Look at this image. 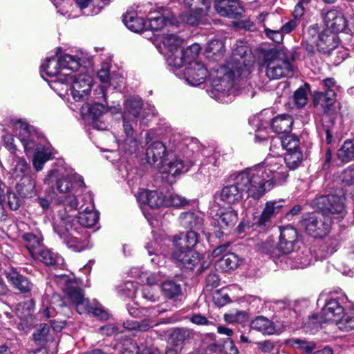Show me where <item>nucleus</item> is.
Returning <instances> with one entry per match:
<instances>
[{
	"label": "nucleus",
	"instance_id": "obj_63",
	"mask_svg": "<svg viewBox=\"0 0 354 354\" xmlns=\"http://www.w3.org/2000/svg\"><path fill=\"white\" fill-rule=\"evenodd\" d=\"M264 33L267 37L277 43H281L283 39V32L280 29L272 30L264 27Z\"/></svg>",
	"mask_w": 354,
	"mask_h": 354
},
{
	"label": "nucleus",
	"instance_id": "obj_8",
	"mask_svg": "<svg viewBox=\"0 0 354 354\" xmlns=\"http://www.w3.org/2000/svg\"><path fill=\"white\" fill-rule=\"evenodd\" d=\"M81 55H71L64 54L47 57L41 66V73L43 78L44 74L50 77H56L61 73H73L81 65L83 61Z\"/></svg>",
	"mask_w": 354,
	"mask_h": 354
},
{
	"label": "nucleus",
	"instance_id": "obj_53",
	"mask_svg": "<svg viewBox=\"0 0 354 354\" xmlns=\"http://www.w3.org/2000/svg\"><path fill=\"white\" fill-rule=\"evenodd\" d=\"M162 290L167 297L174 298L180 295L181 288L179 284H177L172 281H168L162 284Z\"/></svg>",
	"mask_w": 354,
	"mask_h": 354
},
{
	"label": "nucleus",
	"instance_id": "obj_42",
	"mask_svg": "<svg viewBox=\"0 0 354 354\" xmlns=\"http://www.w3.org/2000/svg\"><path fill=\"white\" fill-rule=\"evenodd\" d=\"M59 216L60 218V221L55 225L54 229L55 232L62 239H66L68 238L69 230L72 229L73 218L71 216L67 214L66 212H64L63 214L60 213Z\"/></svg>",
	"mask_w": 354,
	"mask_h": 354
},
{
	"label": "nucleus",
	"instance_id": "obj_1",
	"mask_svg": "<svg viewBox=\"0 0 354 354\" xmlns=\"http://www.w3.org/2000/svg\"><path fill=\"white\" fill-rule=\"evenodd\" d=\"M319 212L308 214L301 221V225L310 236H326L332 225V219H340L346 214L344 198L336 195L322 196L314 201Z\"/></svg>",
	"mask_w": 354,
	"mask_h": 354
},
{
	"label": "nucleus",
	"instance_id": "obj_37",
	"mask_svg": "<svg viewBox=\"0 0 354 354\" xmlns=\"http://www.w3.org/2000/svg\"><path fill=\"white\" fill-rule=\"evenodd\" d=\"M216 215L218 216V224L222 228L233 227L238 221L237 211L231 207L221 208Z\"/></svg>",
	"mask_w": 354,
	"mask_h": 354
},
{
	"label": "nucleus",
	"instance_id": "obj_22",
	"mask_svg": "<svg viewBox=\"0 0 354 354\" xmlns=\"http://www.w3.org/2000/svg\"><path fill=\"white\" fill-rule=\"evenodd\" d=\"M297 239V232L292 226L280 228L279 249L283 253H290L293 250L294 244Z\"/></svg>",
	"mask_w": 354,
	"mask_h": 354
},
{
	"label": "nucleus",
	"instance_id": "obj_52",
	"mask_svg": "<svg viewBox=\"0 0 354 354\" xmlns=\"http://www.w3.org/2000/svg\"><path fill=\"white\" fill-rule=\"evenodd\" d=\"M281 143L282 147L288 151L300 150L299 140L294 134L287 135L281 138Z\"/></svg>",
	"mask_w": 354,
	"mask_h": 354
},
{
	"label": "nucleus",
	"instance_id": "obj_29",
	"mask_svg": "<svg viewBox=\"0 0 354 354\" xmlns=\"http://www.w3.org/2000/svg\"><path fill=\"white\" fill-rule=\"evenodd\" d=\"M25 247L31 257H35L36 253L42 248V236L39 232H27L21 235Z\"/></svg>",
	"mask_w": 354,
	"mask_h": 354
},
{
	"label": "nucleus",
	"instance_id": "obj_61",
	"mask_svg": "<svg viewBox=\"0 0 354 354\" xmlns=\"http://www.w3.org/2000/svg\"><path fill=\"white\" fill-rule=\"evenodd\" d=\"M216 161L214 156H209L207 160L203 162L200 168V171L204 175H210V169H214L216 167Z\"/></svg>",
	"mask_w": 354,
	"mask_h": 354
},
{
	"label": "nucleus",
	"instance_id": "obj_55",
	"mask_svg": "<svg viewBox=\"0 0 354 354\" xmlns=\"http://www.w3.org/2000/svg\"><path fill=\"white\" fill-rule=\"evenodd\" d=\"M338 328L342 330L354 329V308L346 314L344 313L343 317L339 322Z\"/></svg>",
	"mask_w": 354,
	"mask_h": 354
},
{
	"label": "nucleus",
	"instance_id": "obj_34",
	"mask_svg": "<svg viewBox=\"0 0 354 354\" xmlns=\"http://www.w3.org/2000/svg\"><path fill=\"white\" fill-rule=\"evenodd\" d=\"M52 156L51 146L46 143L43 147H39L34 153L32 165L37 171H41L44 164L48 161Z\"/></svg>",
	"mask_w": 354,
	"mask_h": 354
},
{
	"label": "nucleus",
	"instance_id": "obj_49",
	"mask_svg": "<svg viewBox=\"0 0 354 354\" xmlns=\"http://www.w3.org/2000/svg\"><path fill=\"white\" fill-rule=\"evenodd\" d=\"M337 157L342 162H348L354 158V144L350 140H346L337 151Z\"/></svg>",
	"mask_w": 354,
	"mask_h": 354
},
{
	"label": "nucleus",
	"instance_id": "obj_27",
	"mask_svg": "<svg viewBox=\"0 0 354 354\" xmlns=\"http://www.w3.org/2000/svg\"><path fill=\"white\" fill-rule=\"evenodd\" d=\"M83 61H81V65L75 71L78 72L75 75H71L72 82L71 88H86L88 89V70L86 66L87 58L83 56L81 53V56Z\"/></svg>",
	"mask_w": 354,
	"mask_h": 354
},
{
	"label": "nucleus",
	"instance_id": "obj_6",
	"mask_svg": "<svg viewBox=\"0 0 354 354\" xmlns=\"http://www.w3.org/2000/svg\"><path fill=\"white\" fill-rule=\"evenodd\" d=\"M259 65L266 67V75L270 80H278L292 74L291 59L281 50L266 51Z\"/></svg>",
	"mask_w": 354,
	"mask_h": 354
},
{
	"label": "nucleus",
	"instance_id": "obj_54",
	"mask_svg": "<svg viewBox=\"0 0 354 354\" xmlns=\"http://www.w3.org/2000/svg\"><path fill=\"white\" fill-rule=\"evenodd\" d=\"M323 323H326V322L322 320L321 313L319 315L313 314L311 316L308 317V319L304 323V327L306 330L313 332L320 328Z\"/></svg>",
	"mask_w": 354,
	"mask_h": 354
},
{
	"label": "nucleus",
	"instance_id": "obj_7",
	"mask_svg": "<svg viewBox=\"0 0 354 354\" xmlns=\"http://www.w3.org/2000/svg\"><path fill=\"white\" fill-rule=\"evenodd\" d=\"M237 69L236 72L227 68H221L217 71L212 81L210 95L216 101L228 103L232 100V90L236 75H242Z\"/></svg>",
	"mask_w": 354,
	"mask_h": 354
},
{
	"label": "nucleus",
	"instance_id": "obj_12",
	"mask_svg": "<svg viewBox=\"0 0 354 354\" xmlns=\"http://www.w3.org/2000/svg\"><path fill=\"white\" fill-rule=\"evenodd\" d=\"M184 3L190 13L181 15L180 19L191 26L198 24L201 18L208 12L211 5L209 0H184Z\"/></svg>",
	"mask_w": 354,
	"mask_h": 354
},
{
	"label": "nucleus",
	"instance_id": "obj_33",
	"mask_svg": "<svg viewBox=\"0 0 354 354\" xmlns=\"http://www.w3.org/2000/svg\"><path fill=\"white\" fill-rule=\"evenodd\" d=\"M73 73H61L59 76L54 77L48 84L59 95H64L71 86Z\"/></svg>",
	"mask_w": 354,
	"mask_h": 354
},
{
	"label": "nucleus",
	"instance_id": "obj_57",
	"mask_svg": "<svg viewBox=\"0 0 354 354\" xmlns=\"http://www.w3.org/2000/svg\"><path fill=\"white\" fill-rule=\"evenodd\" d=\"M123 327L128 330H138L140 331H146L150 328L148 321L143 320L141 322L127 320L123 323Z\"/></svg>",
	"mask_w": 354,
	"mask_h": 354
},
{
	"label": "nucleus",
	"instance_id": "obj_46",
	"mask_svg": "<svg viewBox=\"0 0 354 354\" xmlns=\"http://www.w3.org/2000/svg\"><path fill=\"white\" fill-rule=\"evenodd\" d=\"M206 52L208 57H213L215 60H218L223 56L225 53V46L223 42L218 39H214L207 43Z\"/></svg>",
	"mask_w": 354,
	"mask_h": 354
},
{
	"label": "nucleus",
	"instance_id": "obj_48",
	"mask_svg": "<svg viewBox=\"0 0 354 354\" xmlns=\"http://www.w3.org/2000/svg\"><path fill=\"white\" fill-rule=\"evenodd\" d=\"M303 159V153L301 150H295L286 152L283 162L286 164V167L294 170L301 165Z\"/></svg>",
	"mask_w": 354,
	"mask_h": 354
},
{
	"label": "nucleus",
	"instance_id": "obj_38",
	"mask_svg": "<svg viewBox=\"0 0 354 354\" xmlns=\"http://www.w3.org/2000/svg\"><path fill=\"white\" fill-rule=\"evenodd\" d=\"M293 120L289 115H280L275 117L271 123V128L277 133H286L291 130Z\"/></svg>",
	"mask_w": 354,
	"mask_h": 354
},
{
	"label": "nucleus",
	"instance_id": "obj_64",
	"mask_svg": "<svg viewBox=\"0 0 354 354\" xmlns=\"http://www.w3.org/2000/svg\"><path fill=\"white\" fill-rule=\"evenodd\" d=\"M146 249L148 251L149 255H154L153 258H151V261L153 263L160 265L161 261L160 259L162 258L161 256L157 254V243L155 242L149 243L146 245Z\"/></svg>",
	"mask_w": 354,
	"mask_h": 354
},
{
	"label": "nucleus",
	"instance_id": "obj_15",
	"mask_svg": "<svg viewBox=\"0 0 354 354\" xmlns=\"http://www.w3.org/2000/svg\"><path fill=\"white\" fill-rule=\"evenodd\" d=\"M169 156L165 145L159 141L152 142L146 150L147 162L156 166L158 169L165 162V158Z\"/></svg>",
	"mask_w": 354,
	"mask_h": 354
},
{
	"label": "nucleus",
	"instance_id": "obj_30",
	"mask_svg": "<svg viewBox=\"0 0 354 354\" xmlns=\"http://www.w3.org/2000/svg\"><path fill=\"white\" fill-rule=\"evenodd\" d=\"M184 167V162L181 159L169 153V156L165 158V162L158 167V169L162 173L176 176L183 172Z\"/></svg>",
	"mask_w": 354,
	"mask_h": 354
},
{
	"label": "nucleus",
	"instance_id": "obj_3",
	"mask_svg": "<svg viewBox=\"0 0 354 354\" xmlns=\"http://www.w3.org/2000/svg\"><path fill=\"white\" fill-rule=\"evenodd\" d=\"M233 180L232 184L224 186L220 192V200L224 203L229 205L239 204L245 196L254 200L262 197L247 169L235 174Z\"/></svg>",
	"mask_w": 354,
	"mask_h": 354
},
{
	"label": "nucleus",
	"instance_id": "obj_23",
	"mask_svg": "<svg viewBox=\"0 0 354 354\" xmlns=\"http://www.w3.org/2000/svg\"><path fill=\"white\" fill-rule=\"evenodd\" d=\"M215 9L223 17L236 18L241 15L242 8L234 0H215Z\"/></svg>",
	"mask_w": 354,
	"mask_h": 354
},
{
	"label": "nucleus",
	"instance_id": "obj_41",
	"mask_svg": "<svg viewBox=\"0 0 354 354\" xmlns=\"http://www.w3.org/2000/svg\"><path fill=\"white\" fill-rule=\"evenodd\" d=\"M32 258L42 261L47 266H58L62 264L63 259L62 257L58 256L57 254L52 252L48 249L41 248L38 253H36L35 257Z\"/></svg>",
	"mask_w": 354,
	"mask_h": 354
},
{
	"label": "nucleus",
	"instance_id": "obj_31",
	"mask_svg": "<svg viewBox=\"0 0 354 354\" xmlns=\"http://www.w3.org/2000/svg\"><path fill=\"white\" fill-rule=\"evenodd\" d=\"M16 314L19 319L18 329L26 330L32 323V310L30 305L28 303L19 304L17 307Z\"/></svg>",
	"mask_w": 354,
	"mask_h": 354
},
{
	"label": "nucleus",
	"instance_id": "obj_10",
	"mask_svg": "<svg viewBox=\"0 0 354 354\" xmlns=\"http://www.w3.org/2000/svg\"><path fill=\"white\" fill-rule=\"evenodd\" d=\"M347 301L348 298L345 294L329 299L321 310L322 320L326 323H334L338 327L344 313V305Z\"/></svg>",
	"mask_w": 354,
	"mask_h": 354
},
{
	"label": "nucleus",
	"instance_id": "obj_9",
	"mask_svg": "<svg viewBox=\"0 0 354 354\" xmlns=\"http://www.w3.org/2000/svg\"><path fill=\"white\" fill-rule=\"evenodd\" d=\"M17 136L24 146L26 155L35 153L39 147H43L42 139L39 138L33 127L26 122L19 120L15 124Z\"/></svg>",
	"mask_w": 354,
	"mask_h": 354
},
{
	"label": "nucleus",
	"instance_id": "obj_44",
	"mask_svg": "<svg viewBox=\"0 0 354 354\" xmlns=\"http://www.w3.org/2000/svg\"><path fill=\"white\" fill-rule=\"evenodd\" d=\"M250 124L254 127L257 140H265L268 138V122H263L259 116H253L249 119Z\"/></svg>",
	"mask_w": 354,
	"mask_h": 354
},
{
	"label": "nucleus",
	"instance_id": "obj_51",
	"mask_svg": "<svg viewBox=\"0 0 354 354\" xmlns=\"http://www.w3.org/2000/svg\"><path fill=\"white\" fill-rule=\"evenodd\" d=\"M290 342L292 346L306 353H310L316 348V344L313 341L292 338Z\"/></svg>",
	"mask_w": 354,
	"mask_h": 354
},
{
	"label": "nucleus",
	"instance_id": "obj_24",
	"mask_svg": "<svg viewBox=\"0 0 354 354\" xmlns=\"http://www.w3.org/2000/svg\"><path fill=\"white\" fill-rule=\"evenodd\" d=\"M324 21L330 32L337 33L342 32L346 26V20L344 15L335 10H331L326 12Z\"/></svg>",
	"mask_w": 354,
	"mask_h": 354
},
{
	"label": "nucleus",
	"instance_id": "obj_39",
	"mask_svg": "<svg viewBox=\"0 0 354 354\" xmlns=\"http://www.w3.org/2000/svg\"><path fill=\"white\" fill-rule=\"evenodd\" d=\"M16 189L19 194L24 198H31L35 194V177L26 176L17 183Z\"/></svg>",
	"mask_w": 354,
	"mask_h": 354
},
{
	"label": "nucleus",
	"instance_id": "obj_20",
	"mask_svg": "<svg viewBox=\"0 0 354 354\" xmlns=\"http://www.w3.org/2000/svg\"><path fill=\"white\" fill-rule=\"evenodd\" d=\"M291 269L304 268L313 262V255L308 249L294 252L284 259Z\"/></svg>",
	"mask_w": 354,
	"mask_h": 354
},
{
	"label": "nucleus",
	"instance_id": "obj_4",
	"mask_svg": "<svg viewBox=\"0 0 354 354\" xmlns=\"http://www.w3.org/2000/svg\"><path fill=\"white\" fill-rule=\"evenodd\" d=\"M173 242L175 246L173 259L180 266L192 270L200 261L199 254L192 250L198 242V233L188 231L185 234L175 236Z\"/></svg>",
	"mask_w": 354,
	"mask_h": 354
},
{
	"label": "nucleus",
	"instance_id": "obj_32",
	"mask_svg": "<svg viewBox=\"0 0 354 354\" xmlns=\"http://www.w3.org/2000/svg\"><path fill=\"white\" fill-rule=\"evenodd\" d=\"M252 329L263 335H273L276 333L274 323L264 316H257L250 323Z\"/></svg>",
	"mask_w": 354,
	"mask_h": 354
},
{
	"label": "nucleus",
	"instance_id": "obj_14",
	"mask_svg": "<svg viewBox=\"0 0 354 354\" xmlns=\"http://www.w3.org/2000/svg\"><path fill=\"white\" fill-rule=\"evenodd\" d=\"M63 290L68 298L76 306L79 314H87L88 313V303L84 299L82 290L78 287L76 283L70 281Z\"/></svg>",
	"mask_w": 354,
	"mask_h": 354
},
{
	"label": "nucleus",
	"instance_id": "obj_47",
	"mask_svg": "<svg viewBox=\"0 0 354 354\" xmlns=\"http://www.w3.org/2000/svg\"><path fill=\"white\" fill-rule=\"evenodd\" d=\"M123 21L126 26L133 32H138L146 30V21L134 14L125 16Z\"/></svg>",
	"mask_w": 354,
	"mask_h": 354
},
{
	"label": "nucleus",
	"instance_id": "obj_28",
	"mask_svg": "<svg viewBox=\"0 0 354 354\" xmlns=\"http://www.w3.org/2000/svg\"><path fill=\"white\" fill-rule=\"evenodd\" d=\"M178 221L183 227L189 229V231L196 232V230H203V218L194 212H186L181 213Z\"/></svg>",
	"mask_w": 354,
	"mask_h": 354
},
{
	"label": "nucleus",
	"instance_id": "obj_58",
	"mask_svg": "<svg viewBox=\"0 0 354 354\" xmlns=\"http://www.w3.org/2000/svg\"><path fill=\"white\" fill-rule=\"evenodd\" d=\"M48 332V326L47 324H41L32 335L34 341L39 344H41L46 341Z\"/></svg>",
	"mask_w": 354,
	"mask_h": 354
},
{
	"label": "nucleus",
	"instance_id": "obj_50",
	"mask_svg": "<svg viewBox=\"0 0 354 354\" xmlns=\"http://www.w3.org/2000/svg\"><path fill=\"white\" fill-rule=\"evenodd\" d=\"M90 313L101 321L107 320L109 317L108 311L96 299H93L90 302Z\"/></svg>",
	"mask_w": 354,
	"mask_h": 354
},
{
	"label": "nucleus",
	"instance_id": "obj_35",
	"mask_svg": "<svg viewBox=\"0 0 354 354\" xmlns=\"http://www.w3.org/2000/svg\"><path fill=\"white\" fill-rule=\"evenodd\" d=\"M242 263L241 259L233 252L225 253L216 262V266L223 272L236 270Z\"/></svg>",
	"mask_w": 354,
	"mask_h": 354
},
{
	"label": "nucleus",
	"instance_id": "obj_13",
	"mask_svg": "<svg viewBox=\"0 0 354 354\" xmlns=\"http://www.w3.org/2000/svg\"><path fill=\"white\" fill-rule=\"evenodd\" d=\"M207 76L205 66L196 59L191 62L183 71L185 81L191 86H196L204 83Z\"/></svg>",
	"mask_w": 354,
	"mask_h": 354
},
{
	"label": "nucleus",
	"instance_id": "obj_43",
	"mask_svg": "<svg viewBox=\"0 0 354 354\" xmlns=\"http://www.w3.org/2000/svg\"><path fill=\"white\" fill-rule=\"evenodd\" d=\"M129 274L132 277H138L142 282L146 283L149 286L156 284L161 279L159 273L141 272L139 268H132L129 271Z\"/></svg>",
	"mask_w": 354,
	"mask_h": 354
},
{
	"label": "nucleus",
	"instance_id": "obj_60",
	"mask_svg": "<svg viewBox=\"0 0 354 354\" xmlns=\"http://www.w3.org/2000/svg\"><path fill=\"white\" fill-rule=\"evenodd\" d=\"M192 332L186 328H176L171 333V337L176 340V344L183 342L189 338Z\"/></svg>",
	"mask_w": 354,
	"mask_h": 354
},
{
	"label": "nucleus",
	"instance_id": "obj_21",
	"mask_svg": "<svg viewBox=\"0 0 354 354\" xmlns=\"http://www.w3.org/2000/svg\"><path fill=\"white\" fill-rule=\"evenodd\" d=\"M178 23V21L174 15L166 10L162 14H158L157 16L149 18L146 22V30L158 31L165 26L176 25Z\"/></svg>",
	"mask_w": 354,
	"mask_h": 354
},
{
	"label": "nucleus",
	"instance_id": "obj_45",
	"mask_svg": "<svg viewBox=\"0 0 354 354\" xmlns=\"http://www.w3.org/2000/svg\"><path fill=\"white\" fill-rule=\"evenodd\" d=\"M29 165L24 158H18L12 170V176L15 180H21L26 176H32Z\"/></svg>",
	"mask_w": 354,
	"mask_h": 354
},
{
	"label": "nucleus",
	"instance_id": "obj_16",
	"mask_svg": "<svg viewBox=\"0 0 354 354\" xmlns=\"http://www.w3.org/2000/svg\"><path fill=\"white\" fill-rule=\"evenodd\" d=\"M139 203L146 204L152 209L166 206V199L162 193L140 189L136 194Z\"/></svg>",
	"mask_w": 354,
	"mask_h": 354
},
{
	"label": "nucleus",
	"instance_id": "obj_19",
	"mask_svg": "<svg viewBox=\"0 0 354 354\" xmlns=\"http://www.w3.org/2000/svg\"><path fill=\"white\" fill-rule=\"evenodd\" d=\"M338 44L337 35L329 30H324L318 35L316 47L318 52L323 54H329L337 47Z\"/></svg>",
	"mask_w": 354,
	"mask_h": 354
},
{
	"label": "nucleus",
	"instance_id": "obj_11",
	"mask_svg": "<svg viewBox=\"0 0 354 354\" xmlns=\"http://www.w3.org/2000/svg\"><path fill=\"white\" fill-rule=\"evenodd\" d=\"M201 48L198 44H194L185 50L179 49L165 56L168 64L176 68L189 66L191 62L196 59Z\"/></svg>",
	"mask_w": 354,
	"mask_h": 354
},
{
	"label": "nucleus",
	"instance_id": "obj_18",
	"mask_svg": "<svg viewBox=\"0 0 354 354\" xmlns=\"http://www.w3.org/2000/svg\"><path fill=\"white\" fill-rule=\"evenodd\" d=\"M283 200H273L267 201L258 219L257 225L259 227H266L282 209L284 205Z\"/></svg>",
	"mask_w": 354,
	"mask_h": 354
},
{
	"label": "nucleus",
	"instance_id": "obj_25",
	"mask_svg": "<svg viewBox=\"0 0 354 354\" xmlns=\"http://www.w3.org/2000/svg\"><path fill=\"white\" fill-rule=\"evenodd\" d=\"M335 102V93L333 90L315 93L313 103L318 111L328 114Z\"/></svg>",
	"mask_w": 354,
	"mask_h": 354
},
{
	"label": "nucleus",
	"instance_id": "obj_2",
	"mask_svg": "<svg viewBox=\"0 0 354 354\" xmlns=\"http://www.w3.org/2000/svg\"><path fill=\"white\" fill-rule=\"evenodd\" d=\"M253 183L263 196L275 184L286 181L288 174L283 159L279 157H268L261 164L247 168Z\"/></svg>",
	"mask_w": 354,
	"mask_h": 354
},
{
	"label": "nucleus",
	"instance_id": "obj_62",
	"mask_svg": "<svg viewBox=\"0 0 354 354\" xmlns=\"http://www.w3.org/2000/svg\"><path fill=\"white\" fill-rule=\"evenodd\" d=\"M340 180L348 185H354V167H348L339 176Z\"/></svg>",
	"mask_w": 354,
	"mask_h": 354
},
{
	"label": "nucleus",
	"instance_id": "obj_36",
	"mask_svg": "<svg viewBox=\"0 0 354 354\" xmlns=\"http://www.w3.org/2000/svg\"><path fill=\"white\" fill-rule=\"evenodd\" d=\"M183 40L173 34L165 35L162 38V44L159 46L160 52L165 56L180 49Z\"/></svg>",
	"mask_w": 354,
	"mask_h": 354
},
{
	"label": "nucleus",
	"instance_id": "obj_56",
	"mask_svg": "<svg viewBox=\"0 0 354 354\" xmlns=\"http://www.w3.org/2000/svg\"><path fill=\"white\" fill-rule=\"evenodd\" d=\"M308 85L299 88L294 93V101L297 106L302 107L307 103V91Z\"/></svg>",
	"mask_w": 354,
	"mask_h": 354
},
{
	"label": "nucleus",
	"instance_id": "obj_17",
	"mask_svg": "<svg viewBox=\"0 0 354 354\" xmlns=\"http://www.w3.org/2000/svg\"><path fill=\"white\" fill-rule=\"evenodd\" d=\"M70 90L73 99L80 107V120L86 126L88 120V89L70 88Z\"/></svg>",
	"mask_w": 354,
	"mask_h": 354
},
{
	"label": "nucleus",
	"instance_id": "obj_5",
	"mask_svg": "<svg viewBox=\"0 0 354 354\" xmlns=\"http://www.w3.org/2000/svg\"><path fill=\"white\" fill-rule=\"evenodd\" d=\"M142 107V99L138 96L129 99L124 104L123 128L125 138L119 143V147L131 153L136 152L139 149V142L133 136V125L136 124V120L139 115Z\"/></svg>",
	"mask_w": 354,
	"mask_h": 354
},
{
	"label": "nucleus",
	"instance_id": "obj_40",
	"mask_svg": "<svg viewBox=\"0 0 354 354\" xmlns=\"http://www.w3.org/2000/svg\"><path fill=\"white\" fill-rule=\"evenodd\" d=\"M74 181L73 182L72 179L68 177H63L57 180V189L60 193L62 194H69L71 193L72 190L75 187H82L84 183L81 176H74Z\"/></svg>",
	"mask_w": 354,
	"mask_h": 354
},
{
	"label": "nucleus",
	"instance_id": "obj_59",
	"mask_svg": "<svg viewBox=\"0 0 354 354\" xmlns=\"http://www.w3.org/2000/svg\"><path fill=\"white\" fill-rule=\"evenodd\" d=\"M188 204L187 200L177 194H171L166 200V205L183 207Z\"/></svg>",
	"mask_w": 354,
	"mask_h": 354
},
{
	"label": "nucleus",
	"instance_id": "obj_26",
	"mask_svg": "<svg viewBox=\"0 0 354 354\" xmlns=\"http://www.w3.org/2000/svg\"><path fill=\"white\" fill-rule=\"evenodd\" d=\"M6 275L8 282L22 293L29 292L33 287L32 283L27 277L15 270L6 272Z\"/></svg>",
	"mask_w": 354,
	"mask_h": 354
}]
</instances>
